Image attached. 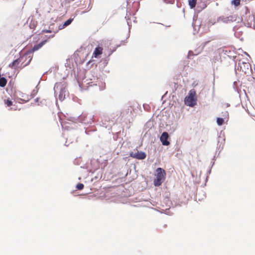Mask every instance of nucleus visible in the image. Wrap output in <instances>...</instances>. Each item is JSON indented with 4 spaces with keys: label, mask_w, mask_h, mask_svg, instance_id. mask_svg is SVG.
Returning <instances> with one entry per match:
<instances>
[{
    "label": "nucleus",
    "mask_w": 255,
    "mask_h": 255,
    "mask_svg": "<svg viewBox=\"0 0 255 255\" xmlns=\"http://www.w3.org/2000/svg\"><path fill=\"white\" fill-rule=\"evenodd\" d=\"M47 40H44L37 45H35L30 50V52H34L41 48L46 42Z\"/></svg>",
    "instance_id": "nucleus-9"
},
{
    "label": "nucleus",
    "mask_w": 255,
    "mask_h": 255,
    "mask_svg": "<svg viewBox=\"0 0 255 255\" xmlns=\"http://www.w3.org/2000/svg\"><path fill=\"white\" fill-rule=\"evenodd\" d=\"M54 35H53L51 36H50V37H54Z\"/></svg>",
    "instance_id": "nucleus-19"
},
{
    "label": "nucleus",
    "mask_w": 255,
    "mask_h": 255,
    "mask_svg": "<svg viewBox=\"0 0 255 255\" xmlns=\"http://www.w3.org/2000/svg\"><path fill=\"white\" fill-rule=\"evenodd\" d=\"M197 0H188L189 5L191 8L195 7L196 4Z\"/></svg>",
    "instance_id": "nucleus-12"
},
{
    "label": "nucleus",
    "mask_w": 255,
    "mask_h": 255,
    "mask_svg": "<svg viewBox=\"0 0 255 255\" xmlns=\"http://www.w3.org/2000/svg\"><path fill=\"white\" fill-rule=\"evenodd\" d=\"M166 226H167V225H164V227L165 228H166Z\"/></svg>",
    "instance_id": "nucleus-20"
},
{
    "label": "nucleus",
    "mask_w": 255,
    "mask_h": 255,
    "mask_svg": "<svg viewBox=\"0 0 255 255\" xmlns=\"http://www.w3.org/2000/svg\"><path fill=\"white\" fill-rule=\"evenodd\" d=\"M129 156L133 158L142 160L145 158L146 154L143 151L137 150V152H131L129 154Z\"/></svg>",
    "instance_id": "nucleus-5"
},
{
    "label": "nucleus",
    "mask_w": 255,
    "mask_h": 255,
    "mask_svg": "<svg viewBox=\"0 0 255 255\" xmlns=\"http://www.w3.org/2000/svg\"><path fill=\"white\" fill-rule=\"evenodd\" d=\"M224 120L223 119L221 118H217V123L219 126H222L224 124Z\"/></svg>",
    "instance_id": "nucleus-15"
},
{
    "label": "nucleus",
    "mask_w": 255,
    "mask_h": 255,
    "mask_svg": "<svg viewBox=\"0 0 255 255\" xmlns=\"http://www.w3.org/2000/svg\"><path fill=\"white\" fill-rule=\"evenodd\" d=\"M240 0H233L231 2L232 4H234L236 6H238L240 4Z\"/></svg>",
    "instance_id": "nucleus-16"
},
{
    "label": "nucleus",
    "mask_w": 255,
    "mask_h": 255,
    "mask_svg": "<svg viewBox=\"0 0 255 255\" xmlns=\"http://www.w3.org/2000/svg\"><path fill=\"white\" fill-rule=\"evenodd\" d=\"M4 103L8 107H9L12 105V102L9 99V98L5 99L4 100Z\"/></svg>",
    "instance_id": "nucleus-14"
},
{
    "label": "nucleus",
    "mask_w": 255,
    "mask_h": 255,
    "mask_svg": "<svg viewBox=\"0 0 255 255\" xmlns=\"http://www.w3.org/2000/svg\"><path fill=\"white\" fill-rule=\"evenodd\" d=\"M65 98V91L64 90H61L60 91L59 99L60 101H62Z\"/></svg>",
    "instance_id": "nucleus-13"
},
{
    "label": "nucleus",
    "mask_w": 255,
    "mask_h": 255,
    "mask_svg": "<svg viewBox=\"0 0 255 255\" xmlns=\"http://www.w3.org/2000/svg\"><path fill=\"white\" fill-rule=\"evenodd\" d=\"M155 176L153 184L155 186H159L161 185L165 179V171L160 167L157 168L156 170Z\"/></svg>",
    "instance_id": "nucleus-1"
},
{
    "label": "nucleus",
    "mask_w": 255,
    "mask_h": 255,
    "mask_svg": "<svg viewBox=\"0 0 255 255\" xmlns=\"http://www.w3.org/2000/svg\"><path fill=\"white\" fill-rule=\"evenodd\" d=\"M241 70L245 74L249 73L252 70L251 65L249 62H242L239 63Z\"/></svg>",
    "instance_id": "nucleus-4"
},
{
    "label": "nucleus",
    "mask_w": 255,
    "mask_h": 255,
    "mask_svg": "<svg viewBox=\"0 0 255 255\" xmlns=\"http://www.w3.org/2000/svg\"><path fill=\"white\" fill-rule=\"evenodd\" d=\"M73 19V18H69L67 20H66L63 24L62 27L60 28V29H62L64 28L65 27L69 25L72 22Z\"/></svg>",
    "instance_id": "nucleus-11"
},
{
    "label": "nucleus",
    "mask_w": 255,
    "mask_h": 255,
    "mask_svg": "<svg viewBox=\"0 0 255 255\" xmlns=\"http://www.w3.org/2000/svg\"><path fill=\"white\" fill-rule=\"evenodd\" d=\"M7 83V80L6 79L2 77L0 79V86L1 87H4L5 86Z\"/></svg>",
    "instance_id": "nucleus-10"
},
{
    "label": "nucleus",
    "mask_w": 255,
    "mask_h": 255,
    "mask_svg": "<svg viewBox=\"0 0 255 255\" xmlns=\"http://www.w3.org/2000/svg\"><path fill=\"white\" fill-rule=\"evenodd\" d=\"M43 32L45 33H51L52 31L50 30H43Z\"/></svg>",
    "instance_id": "nucleus-18"
},
{
    "label": "nucleus",
    "mask_w": 255,
    "mask_h": 255,
    "mask_svg": "<svg viewBox=\"0 0 255 255\" xmlns=\"http://www.w3.org/2000/svg\"><path fill=\"white\" fill-rule=\"evenodd\" d=\"M103 48L101 46L96 47L93 53V57L98 58L103 53Z\"/></svg>",
    "instance_id": "nucleus-8"
},
{
    "label": "nucleus",
    "mask_w": 255,
    "mask_h": 255,
    "mask_svg": "<svg viewBox=\"0 0 255 255\" xmlns=\"http://www.w3.org/2000/svg\"><path fill=\"white\" fill-rule=\"evenodd\" d=\"M221 20L224 23H230L237 20V16L236 14H233L228 16H223L221 17Z\"/></svg>",
    "instance_id": "nucleus-6"
},
{
    "label": "nucleus",
    "mask_w": 255,
    "mask_h": 255,
    "mask_svg": "<svg viewBox=\"0 0 255 255\" xmlns=\"http://www.w3.org/2000/svg\"><path fill=\"white\" fill-rule=\"evenodd\" d=\"M84 185L82 183H78L76 186V188L78 190H82L84 188Z\"/></svg>",
    "instance_id": "nucleus-17"
},
{
    "label": "nucleus",
    "mask_w": 255,
    "mask_h": 255,
    "mask_svg": "<svg viewBox=\"0 0 255 255\" xmlns=\"http://www.w3.org/2000/svg\"><path fill=\"white\" fill-rule=\"evenodd\" d=\"M169 138V135L167 132H163L160 138V141L163 145H168L170 142L168 141Z\"/></svg>",
    "instance_id": "nucleus-7"
},
{
    "label": "nucleus",
    "mask_w": 255,
    "mask_h": 255,
    "mask_svg": "<svg viewBox=\"0 0 255 255\" xmlns=\"http://www.w3.org/2000/svg\"><path fill=\"white\" fill-rule=\"evenodd\" d=\"M26 56L20 57V58L14 60L12 63H10L9 64V67L12 69H16L19 67V65L21 63L20 67L21 68H23L25 66L28 65L31 60V59H30L29 60V61L26 64L22 65L23 60L24 59H26Z\"/></svg>",
    "instance_id": "nucleus-3"
},
{
    "label": "nucleus",
    "mask_w": 255,
    "mask_h": 255,
    "mask_svg": "<svg viewBox=\"0 0 255 255\" xmlns=\"http://www.w3.org/2000/svg\"><path fill=\"white\" fill-rule=\"evenodd\" d=\"M197 100L196 91L194 89H191L189 91L188 96L185 99V103L190 107H193L196 105Z\"/></svg>",
    "instance_id": "nucleus-2"
}]
</instances>
